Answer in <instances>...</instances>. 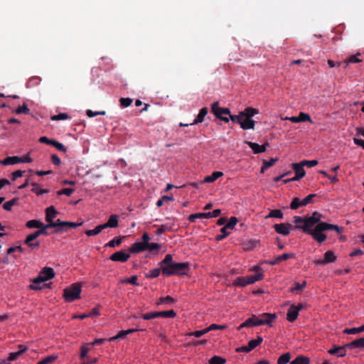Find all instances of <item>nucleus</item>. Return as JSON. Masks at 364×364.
I'll return each instance as SVG.
<instances>
[{
  "label": "nucleus",
  "instance_id": "2f4dec72",
  "mask_svg": "<svg viewBox=\"0 0 364 364\" xmlns=\"http://www.w3.org/2000/svg\"><path fill=\"white\" fill-rule=\"evenodd\" d=\"M258 245H259V241L258 240H249V241H247V242H244L243 248H244L245 250L250 251V250H253L256 247H257Z\"/></svg>",
  "mask_w": 364,
  "mask_h": 364
},
{
  "label": "nucleus",
  "instance_id": "dca6fc26",
  "mask_svg": "<svg viewBox=\"0 0 364 364\" xmlns=\"http://www.w3.org/2000/svg\"><path fill=\"white\" fill-rule=\"evenodd\" d=\"M247 144L253 151L254 154L263 153L266 151L268 144L259 145L257 143L252 141H247Z\"/></svg>",
  "mask_w": 364,
  "mask_h": 364
},
{
  "label": "nucleus",
  "instance_id": "bb28decb",
  "mask_svg": "<svg viewBox=\"0 0 364 364\" xmlns=\"http://www.w3.org/2000/svg\"><path fill=\"white\" fill-rule=\"evenodd\" d=\"M364 346V337L360 338L357 340H355L350 343L346 344V347L348 348H361Z\"/></svg>",
  "mask_w": 364,
  "mask_h": 364
},
{
  "label": "nucleus",
  "instance_id": "052dcab7",
  "mask_svg": "<svg viewBox=\"0 0 364 364\" xmlns=\"http://www.w3.org/2000/svg\"><path fill=\"white\" fill-rule=\"evenodd\" d=\"M171 230V226L168 224L161 225V227L156 230V234L158 235H161L163 234L166 230Z\"/></svg>",
  "mask_w": 364,
  "mask_h": 364
},
{
  "label": "nucleus",
  "instance_id": "f704fd0d",
  "mask_svg": "<svg viewBox=\"0 0 364 364\" xmlns=\"http://www.w3.org/2000/svg\"><path fill=\"white\" fill-rule=\"evenodd\" d=\"M336 260V256L333 251H327L324 254V262L326 264L334 262Z\"/></svg>",
  "mask_w": 364,
  "mask_h": 364
},
{
  "label": "nucleus",
  "instance_id": "603ef678",
  "mask_svg": "<svg viewBox=\"0 0 364 364\" xmlns=\"http://www.w3.org/2000/svg\"><path fill=\"white\" fill-rule=\"evenodd\" d=\"M237 223V219L235 217H231L229 221L225 225L229 230H232L235 228Z\"/></svg>",
  "mask_w": 364,
  "mask_h": 364
},
{
  "label": "nucleus",
  "instance_id": "aec40b11",
  "mask_svg": "<svg viewBox=\"0 0 364 364\" xmlns=\"http://www.w3.org/2000/svg\"><path fill=\"white\" fill-rule=\"evenodd\" d=\"M299 313L296 309V305H291L287 311V319L289 322H294L298 317Z\"/></svg>",
  "mask_w": 364,
  "mask_h": 364
},
{
  "label": "nucleus",
  "instance_id": "6e6552de",
  "mask_svg": "<svg viewBox=\"0 0 364 364\" xmlns=\"http://www.w3.org/2000/svg\"><path fill=\"white\" fill-rule=\"evenodd\" d=\"M55 277V272L53 268L45 267H43L38 276L33 279V282L36 284L42 283L53 279Z\"/></svg>",
  "mask_w": 364,
  "mask_h": 364
},
{
  "label": "nucleus",
  "instance_id": "79ce46f5",
  "mask_svg": "<svg viewBox=\"0 0 364 364\" xmlns=\"http://www.w3.org/2000/svg\"><path fill=\"white\" fill-rule=\"evenodd\" d=\"M262 341L263 338L261 336H257L256 339H252L248 343L250 345V348L253 350L254 348L259 346L262 343Z\"/></svg>",
  "mask_w": 364,
  "mask_h": 364
},
{
  "label": "nucleus",
  "instance_id": "13d9d810",
  "mask_svg": "<svg viewBox=\"0 0 364 364\" xmlns=\"http://www.w3.org/2000/svg\"><path fill=\"white\" fill-rule=\"evenodd\" d=\"M208 333V328H205L203 330H200V331H193V332H191L189 333V336H195L196 338H199L202 336H203L204 334Z\"/></svg>",
  "mask_w": 364,
  "mask_h": 364
},
{
  "label": "nucleus",
  "instance_id": "37998d69",
  "mask_svg": "<svg viewBox=\"0 0 364 364\" xmlns=\"http://www.w3.org/2000/svg\"><path fill=\"white\" fill-rule=\"evenodd\" d=\"M17 203H18V199L14 198L11 200H9V201L4 203L3 205V208L4 210L10 211L11 210L12 207L14 205H15L16 204H17Z\"/></svg>",
  "mask_w": 364,
  "mask_h": 364
},
{
  "label": "nucleus",
  "instance_id": "9b49d317",
  "mask_svg": "<svg viewBox=\"0 0 364 364\" xmlns=\"http://www.w3.org/2000/svg\"><path fill=\"white\" fill-rule=\"evenodd\" d=\"M129 257H130V254H129L123 250H121V251H118V252H116L114 254H112L110 256L109 259H111L112 261H114V262H125L129 259Z\"/></svg>",
  "mask_w": 364,
  "mask_h": 364
},
{
  "label": "nucleus",
  "instance_id": "f03ea898",
  "mask_svg": "<svg viewBox=\"0 0 364 364\" xmlns=\"http://www.w3.org/2000/svg\"><path fill=\"white\" fill-rule=\"evenodd\" d=\"M258 113L259 110L253 107H247L240 112V116H242L240 124V127L244 130L254 129L255 121L252 119V117Z\"/></svg>",
  "mask_w": 364,
  "mask_h": 364
},
{
  "label": "nucleus",
  "instance_id": "412c9836",
  "mask_svg": "<svg viewBox=\"0 0 364 364\" xmlns=\"http://www.w3.org/2000/svg\"><path fill=\"white\" fill-rule=\"evenodd\" d=\"M146 245L141 242H134L129 249L132 253H139L146 250Z\"/></svg>",
  "mask_w": 364,
  "mask_h": 364
},
{
  "label": "nucleus",
  "instance_id": "72a5a7b5",
  "mask_svg": "<svg viewBox=\"0 0 364 364\" xmlns=\"http://www.w3.org/2000/svg\"><path fill=\"white\" fill-rule=\"evenodd\" d=\"M283 216H284V214L281 210L274 209V210H271L269 211V213L265 216V218H276L282 219Z\"/></svg>",
  "mask_w": 364,
  "mask_h": 364
},
{
  "label": "nucleus",
  "instance_id": "39448f33",
  "mask_svg": "<svg viewBox=\"0 0 364 364\" xmlns=\"http://www.w3.org/2000/svg\"><path fill=\"white\" fill-rule=\"evenodd\" d=\"M211 112L215 116V117L220 120L228 123L230 119L223 115H230V110L228 108L220 107L219 106V102H214L211 105Z\"/></svg>",
  "mask_w": 364,
  "mask_h": 364
},
{
  "label": "nucleus",
  "instance_id": "4468645a",
  "mask_svg": "<svg viewBox=\"0 0 364 364\" xmlns=\"http://www.w3.org/2000/svg\"><path fill=\"white\" fill-rule=\"evenodd\" d=\"M291 166H293V169L295 172V176L294 177V180L299 181L305 176L306 172L303 168L304 165L301 162L292 164Z\"/></svg>",
  "mask_w": 364,
  "mask_h": 364
},
{
  "label": "nucleus",
  "instance_id": "4d7b16f0",
  "mask_svg": "<svg viewBox=\"0 0 364 364\" xmlns=\"http://www.w3.org/2000/svg\"><path fill=\"white\" fill-rule=\"evenodd\" d=\"M52 146L55 147L58 150L63 151V153H65L67 151L66 147L58 141L54 140L53 143H52Z\"/></svg>",
  "mask_w": 364,
  "mask_h": 364
},
{
  "label": "nucleus",
  "instance_id": "a211bd4d",
  "mask_svg": "<svg viewBox=\"0 0 364 364\" xmlns=\"http://www.w3.org/2000/svg\"><path fill=\"white\" fill-rule=\"evenodd\" d=\"M208 113V109L207 107H203L200 109L198 114L195 118L194 121L192 123H190V125H195L200 123H202L205 120V117L207 116Z\"/></svg>",
  "mask_w": 364,
  "mask_h": 364
},
{
  "label": "nucleus",
  "instance_id": "cd10ccee",
  "mask_svg": "<svg viewBox=\"0 0 364 364\" xmlns=\"http://www.w3.org/2000/svg\"><path fill=\"white\" fill-rule=\"evenodd\" d=\"M41 82V78L38 76L30 77L26 82V87L31 88L38 85Z\"/></svg>",
  "mask_w": 364,
  "mask_h": 364
},
{
  "label": "nucleus",
  "instance_id": "473e14b6",
  "mask_svg": "<svg viewBox=\"0 0 364 364\" xmlns=\"http://www.w3.org/2000/svg\"><path fill=\"white\" fill-rule=\"evenodd\" d=\"M157 318L158 317H164V318H174L176 316V312L171 309L168 311H156Z\"/></svg>",
  "mask_w": 364,
  "mask_h": 364
},
{
  "label": "nucleus",
  "instance_id": "a18cd8bd",
  "mask_svg": "<svg viewBox=\"0 0 364 364\" xmlns=\"http://www.w3.org/2000/svg\"><path fill=\"white\" fill-rule=\"evenodd\" d=\"M30 109L28 108L26 104H23L22 106L18 107L16 110L15 113L17 114H29Z\"/></svg>",
  "mask_w": 364,
  "mask_h": 364
},
{
  "label": "nucleus",
  "instance_id": "e433bc0d",
  "mask_svg": "<svg viewBox=\"0 0 364 364\" xmlns=\"http://www.w3.org/2000/svg\"><path fill=\"white\" fill-rule=\"evenodd\" d=\"M103 230H105L103 225H100L97 226L93 230H89L85 231V234H86V235H87L89 237L94 236V235H96L99 234L100 232H101Z\"/></svg>",
  "mask_w": 364,
  "mask_h": 364
},
{
  "label": "nucleus",
  "instance_id": "4be33fe9",
  "mask_svg": "<svg viewBox=\"0 0 364 364\" xmlns=\"http://www.w3.org/2000/svg\"><path fill=\"white\" fill-rule=\"evenodd\" d=\"M102 225L105 229L107 228H117L118 226V216L117 215H110L108 221Z\"/></svg>",
  "mask_w": 364,
  "mask_h": 364
},
{
  "label": "nucleus",
  "instance_id": "5701e85b",
  "mask_svg": "<svg viewBox=\"0 0 364 364\" xmlns=\"http://www.w3.org/2000/svg\"><path fill=\"white\" fill-rule=\"evenodd\" d=\"M34 240H36V238L30 234L26 237L24 242L26 245L33 250L35 248H38L40 245V242L38 241L33 242Z\"/></svg>",
  "mask_w": 364,
  "mask_h": 364
},
{
  "label": "nucleus",
  "instance_id": "338daca9",
  "mask_svg": "<svg viewBox=\"0 0 364 364\" xmlns=\"http://www.w3.org/2000/svg\"><path fill=\"white\" fill-rule=\"evenodd\" d=\"M137 279H138L137 277L134 275V276L131 277L130 278L126 279L124 281V282L129 283V284H131L134 286H139V284L137 282Z\"/></svg>",
  "mask_w": 364,
  "mask_h": 364
},
{
  "label": "nucleus",
  "instance_id": "8fccbe9b",
  "mask_svg": "<svg viewBox=\"0 0 364 364\" xmlns=\"http://www.w3.org/2000/svg\"><path fill=\"white\" fill-rule=\"evenodd\" d=\"M146 250H149L150 252L153 251V250H159L160 248H161V245L158 243H154V242H151V243H147L146 245Z\"/></svg>",
  "mask_w": 364,
  "mask_h": 364
},
{
  "label": "nucleus",
  "instance_id": "1a4fd4ad",
  "mask_svg": "<svg viewBox=\"0 0 364 364\" xmlns=\"http://www.w3.org/2000/svg\"><path fill=\"white\" fill-rule=\"evenodd\" d=\"M314 230L322 232L326 230H335L337 233L340 234L343 232V228L336 225L329 224L325 222H318L315 226Z\"/></svg>",
  "mask_w": 364,
  "mask_h": 364
},
{
  "label": "nucleus",
  "instance_id": "393cba45",
  "mask_svg": "<svg viewBox=\"0 0 364 364\" xmlns=\"http://www.w3.org/2000/svg\"><path fill=\"white\" fill-rule=\"evenodd\" d=\"M31 185L32 186L31 191L36 193L37 196L42 195L43 193H48L49 190L41 188L40 185L36 182H31Z\"/></svg>",
  "mask_w": 364,
  "mask_h": 364
},
{
  "label": "nucleus",
  "instance_id": "a19ab883",
  "mask_svg": "<svg viewBox=\"0 0 364 364\" xmlns=\"http://www.w3.org/2000/svg\"><path fill=\"white\" fill-rule=\"evenodd\" d=\"M226 360L220 356L214 355L209 360V364H225Z\"/></svg>",
  "mask_w": 364,
  "mask_h": 364
},
{
  "label": "nucleus",
  "instance_id": "c756f323",
  "mask_svg": "<svg viewBox=\"0 0 364 364\" xmlns=\"http://www.w3.org/2000/svg\"><path fill=\"white\" fill-rule=\"evenodd\" d=\"M197 218H210V213H198L192 214L188 216V219L191 223H193Z\"/></svg>",
  "mask_w": 364,
  "mask_h": 364
},
{
  "label": "nucleus",
  "instance_id": "e2e57ef3",
  "mask_svg": "<svg viewBox=\"0 0 364 364\" xmlns=\"http://www.w3.org/2000/svg\"><path fill=\"white\" fill-rule=\"evenodd\" d=\"M358 55H359V53L357 55H353L350 56L347 60H346V64L348 65L349 63H360L361 61V60L358 58Z\"/></svg>",
  "mask_w": 364,
  "mask_h": 364
},
{
  "label": "nucleus",
  "instance_id": "4c0bfd02",
  "mask_svg": "<svg viewBox=\"0 0 364 364\" xmlns=\"http://www.w3.org/2000/svg\"><path fill=\"white\" fill-rule=\"evenodd\" d=\"M364 331V325L358 328H346L343 330L344 333L347 334H357Z\"/></svg>",
  "mask_w": 364,
  "mask_h": 364
},
{
  "label": "nucleus",
  "instance_id": "bf43d9fd",
  "mask_svg": "<svg viewBox=\"0 0 364 364\" xmlns=\"http://www.w3.org/2000/svg\"><path fill=\"white\" fill-rule=\"evenodd\" d=\"M57 358H58L57 355H49V356L42 359L41 360H42L43 364H50L53 362H54L55 360H56Z\"/></svg>",
  "mask_w": 364,
  "mask_h": 364
},
{
  "label": "nucleus",
  "instance_id": "ea45409f",
  "mask_svg": "<svg viewBox=\"0 0 364 364\" xmlns=\"http://www.w3.org/2000/svg\"><path fill=\"white\" fill-rule=\"evenodd\" d=\"M291 355L289 353L282 354L277 360V364H287L289 362Z\"/></svg>",
  "mask_w": 364,
  "mask_h": 364
},
{
  "label": "nucleus",
  "instance_id": "a878e982",
  "mask_svg": "<svg viewBox=\"0 0 364 364\" xmlns=\"http://www.w3.org/2000/svg\"><path fill=\"white\" fill-rule=\"evenodd\" d=\"M223 176V173L221 171H214L211 175L206 176L203 183H212L217 180L218 178Z\"/></svg>",
  "mask_w": 364,
  "mask_h": 364
},
{
  "label": "nucleus",
  "instance_id": "69168bd1",
  "mask_svg": "<svg viewBox=\"0 0 364 364\" xmlns=\"http://www.w3.org/2000/svg\"><path fill=\"white\" fill-rule=\"evenodd\" d=\"M89 352V348L87 346H81L80 348V357L81 359H84L85 358H88L87 357V353Z\"/></svg>",
  "mask_w": 364,
  "mask_h": 364
},
{
  "label": "nucleus",
  "instance_id": "c85d7f7f",
  "mask_svg": "<svg viewBox=\"0 0 364 364\" xmlns=\"http://www.w3.org/2000/svg\"><path fill=\"white\" fill-rule=\"evenodd\" d=\"M309 235H311L313 238L319 243H321L326 240V235L320 232H317L315 230L311 231Z\"/></svg>",
  "mask_w": 364,
  "mask_h": 364
},
{
  "label": "nucleus",
  "instance_id": "6ab92c4d",
  "mask_svg": "<svg viewBox=\"0 0 364 364\" xmlns=\"http://www.w3.org/2000/svg\"><path fill=\"white\" fill-rule=\"evenodd\" d=\"M259 317V319L260 321L264 322V325H270V323L272 322L273 320H274L277 318L276 314H269V313H264L261 314Z\"/></svg>",
  "mask_w": 364,
  "mask_h": 364
},
{
  "label": "nucleus",
  "instance_id": "ddd939ff",
  "mask_svg": "<svg viewBox=\"0 0 364 364\" xmlns=\"http://www.w3.org/2000/svg\"><path fill=\"white\" fill-rule=\"evenodd\" d=\"M284 119L289 120L293 123H299L301 122H312L310 115L304 112H300L298 117H287Z\"/></svg>",
  "mask_w": 364,
  "mask_h": 364
},
{
  "label": "nucleus",
  "instance_id": "0eeeda50",
  "mask_svg": "<svg viewBox=\"0 0 364 364\" xmlns=\"http://www.w3.org/2000/svg\"><path fill=\"white\" fill-rule=\"evenodd\" d=\"M82 222L81 223H74V222H68V221H61L60 219H58L55 223H49L48 226H57V229L55 230V232H58L60 231H66L68 228H76L82 225Z\"/></svg>",
  "mask_w": 364,
  "mask_h": 364
},
{
  "label": "nucleus",
  "instance_id": "b1692460",
  "mask_svg": "<svg viewBox=\"0 0 364 364\" xmlns=\"http://www.w3.org/2000/svg\"><path fill=\"white\" fill-rule=\"evenodd\" d=\"M20 163L19 156H7L4 160L0 161V164L4 166L13 165Z\"/></svg>",
  "mask_w": 364,
  "mask_h": 364
},
{
  "label": "nucleus",
  "instance_id": "7c9ffc66",
  "mask_svg": "<svg viewBox=\"0 0 364 364\" xmlns=\"http://www.w3.org/2000/svg\"><path fill=\"white\" fill-rule=\"evenodd\" d=\"M309 358L304 355L297 356L295 359L291 361L290 364H309Z\"/></svg>",
  "mask_w": 364,
  "mask_h": 364
},
{
  "label": "nucleus",
  "instance_id": "680f3d73",
  "mask_svg": "<svg viewBox=\"0 0 364 364\" xmlns=\"http://www.w3.org/2000/svg\"><path fill=\"white\" fill-rule=\"evenodd\" d=\"M316 196V194H309L306 198H304L303 200H301V205L304 206L308 205L309 203H312V200Z\"/></svg>",
  "mask_w": 364,
  "mask_h": 364
},
{
  "label": "nucleus",
  "instance_id": "58836bf2",
  "mask_svg": "<svg viewBox=\"0 0 364 364\" xmlns=\"http://www.w3.org/2000/svg\"><path fill=\"white\" fill-rule=\"evenodd\" d=\"M42 225L43 223L37 220H28L26 224V226L28 228H41Z\"/></svg>",
  "mask_w": 364,
  "mask_h": 364
},
{
  "label": "nucleus",
  "instance_id": "f8f14e48",
  "mask_svg": "<svg viewBox=\"0 0 364 364\" xmlns=\"http://www.w3.org/2000/svg\"><path fill=\"white\" fill-rule=\"evenodd\" d=\"M264 325L263 321H260L259 317L253 315L252 317L248 318L245 322H243L239 327V329L244 327H251L255 326H261Z\"/></svg>",
  "mask_w": 364,
  "mask_h": 364
},
{
  "label": "nucleus",
  "instance_id": "c03bdc74",
  "mask_svg": "<svg viewBox=\"0 0 364 364\" xmlns=\"http://www.w3.org/2000/svg\"><path fill=\"white\" fill-rule=\"evenodd\" d=\"M120 106L123 108L127 107L132 103V99L129 97H121L119 99Z\"/></svg>",
  "mask_w": 364,
  "mask_h": 364
},
{
  "label": "nucleus",
  "instance_id": "f3484780",
  "mask_svg": "<svg viewBox=\"0 0 364 364\" xmlns=\"http://www.w3.org/2000/svg\"><path fill=\"white\" fill-rule=\"evenodd\" d=\"M346 345L341 346H334L333 348L328 350V353L331 355H337L338 357H344L346 355Z\"/></svg>",
  "mask_w": 364,
  "mask_h": 364
},
{
  "label": "nucleus",
  "instance_id": "2eb2a0df",
  "mask_svg": "<svg viewBox=\"0 0 364 364\" xmlns=\"http://www.w3.org/2000/svg\"><path fill=\"white\" fill-rule=\"evenodd\" d=\"M58 211L55 208L54 206H50L46 209V220L48 223H55L53 220L56 218L58 215Z\"/></svg>",
  "mask_w": 364,
  "mask_h": 364
},
{
  "label": "nucleus",
  "instance_id": "6e6d98bb",
  "mask_svg": "<svg viewBox=\"0 0 364 364\" xmlns=\"http://www.w3.org/2000/svg\"><path fill=\"white\" fill-rule=\"evenodd\" d=\"M173 302H174V299L170 296H166L165 297H161L157 304H171Z\"/></svg>",
  "mask_w": 364,
  "mask_h": 364
},
{
  "label": "nucleus",
  "instance_id": "f257e3e1",
  "mask_svg": "<svg viewBox=\"0 0 364 364\" xmlns=\"http://www.w3.org/2000/svg\"><path fill=\"white\" fill-rule=\"evenodd\" d=\"M161 272L164 276L169 277L174 274L183 275L188 272L190 264L188 262H176L173 261L172 255L168 254L160 262Z\"/></svg>",
  "mask_w": 364,
  "mask_h": 364
},
{
  "label": "nucleus",
  "instance_id": "864d4df0",
  "mask_svg": "<svg viewBox=\"0 0 364 364\" xmlns=\"http://www.w3.org/2000/svg\"><path fill=\"white\" fill-rule=\"evenodd\" d=\"M22 355V350H18L17 352L11 353L7 359L8 361H14L17 360Z\"/></svg>",
  "mask_w": 364,
  "mask_h": 364
},
{
  "label": "nucleus",
  "instance_id": "de8ad7c7",
  "mask_svg": "<svg viewBox=\"0 0 364 364\" xmlns=\"http://www.w3.org/2000/svg\"><path fill=\"white\" fill-rule=\"evenodd\" d=\"M173 196H164L157 201L156 205L158 207H161L166 201H173Z\"/></svg>",
  "mask_w": 364,
  "mask_h": 364
},
{
  "label": "nucleus",
  "instance_id": "9d476101",
  "mask_svg": "<svg viewBox=\"0 0 364 364\" xmlns=\"http://www.w3.org/2000/svg\"><path fill=\"white\" fill-rule=\"evenodd\" d=\"M275 232L282 235H288L291 229H295L294 227L290 223H280L275 224L273 226Z\"/></svg>",
  "mask_w": 364,
  "mask_h": 364
},
{
  "label": "nucleus",
  "instance_id": "774afa93",
  "mask_svg": "<svg viewBox=\"0 0 364 364\" xmlns=\"http://www.w3.org/2000/svg\"><path fill=\"white\" fill-rule=\"evenodd\" d=\"M74 189L73 188H63L58 191V195H65L70 196L73 192Z\"/></svg>",
  "mask_w": 364,
  "mask_h": 364
},
{
  "label": "nucleus",
  "instance_id": "20e7f679",
  "mask_svg": "<svg viewBox=\"0 0 364 364\" xmlns=\"http://www.w3.org/2000/svg\"><path fill=\"white\" fill-rule=\"evenodd\" d=\"M81 285L79 283H74L64 289L63 296L68 302H72L80 297Z\"/></svg>",
  "mask_w": 364,
  "mask_h": 364
},
{
  "label": "nucleus",
  "instance_id": "0e129e2a",
  "mask_svg": "<svg viewBox=\"0 0 364 364\" xmlns=\"http://www.w3.org/2000/svg\"><path fill=\"white\" fill-rule=\"evenodd\" d=\"M278 161L277 158H272L269 161L263 160V164L264 165V168H269L272 166L275 162Z\"/></svg>",
  "mask_w": 364,
  "mask_h": 364
},
{
  "label": "nucleus",
  "instance_id": "5fc2aeb1",
  "mask_svg": "<svg viewBox=\"0 0 364 364\" xmlns=\"http://www.w3.org/2000/svg\"><path fill=\"white\" fill-rule=\"evenodd\" d=\"M126 336H127V334H126L125 331H121L116 336L111 337L109 338V341H115L119 339H123L126 337Z\"/></svg>",
  "mask_w": 364,
  "mask_h": 364
},
{
  "label": "nucleus",
  "instance_id": "49530a36",
  "mask_svg": "<svg viewBox=\"0 0 364 364\" xmlns=\"http://www.w3.org/2000/svg\"><path fill=\"white\" fill-rule=\"evenodd\" d=\"M301 206H304L303 205H301V200L299 198H293V200L290 204L291 209L296 210Z\"/></svg>",
  "mask_w": 364,
  "mask_h": 364
},
{
  "label": "nucleus",
  "instance_id": "423d86ee",
  "mask_svg": "<svg viewBox=\"0 0 364 364\" xmlns=\"http://www.w3.org/2000/svg\"><path fill=\"white\" fill-rule=\"evenodd\" d=\"M263 279V274L261 272H257L256 274L250 275L247 277H237L234 284L240 287H245L248 284H254L257 281L262 280Z\"/></svg>",
  "mask_w": 364,
  "mask_h": 364
},
{
  "label": "nucleus",
  "instance_id": "7ed1b4c3",
  "mask_svg": "<svg viewBox=\"0 0 364 364\" xmlns=\"http://www.w3.org/2000/svg\"><path fill=\"white\" fill-rule=\"evenodd\" d=\"M322 215L321 213L315 211L313 214L305 218L304 225H295V229H301L302 231L308 235L310 234L311 231H314L311 229L316 224L321 221Z\"/></svg>",
  "mask_w": 364,
  "mask_h": 364
},
{
  "label": "nucleus",
  "instance_id": "3c124183",
  "mask_svg": "<svg viewBox=\"0 0 364 364\" xmlns=\"http://www.w3.org/2000/svg\"><path fill=\"white\" fill-rule=\"evenodd\" d=\"M294 256L295 255L293 253H284V254L279 255L277 257V261H279V262L280 263L282 261L289 259L290 258H294Z\"/></svg>",
  "mask_w": 364,
  "mask_h": 364
},
{
  "label": "nucleus",
  "instance_id": "c9c22d12",
  "mask_svg": "<svg viewBox=\"0 0 364 364\" xmlns=\"http://www.w3.org/2000/svg\"><path fill=\"white\" fill-rule=\"evenodd\" d=\"M124 237H116L112 240H110L108 243H107L105 247H114L117 246H119L122 244V240Z\"/></svg>",
  "mask_w": 364,
  "mask_h": 364
},
{
  "label": "nucleus",
  "instance_id": "09e8293b",
  "mask_svg": "<svg viewBox=\"0 0 364 364\" xmlns=\"http://www.w3.org/2000/svg\"><path fill=\"white\" fill-rule=\"evenodd\" d=\"M69 118L70 117L66 113H60L50 117L53 121L65 120Z\"/></svg>",
  "mask_w": 364,
  "mask_h": 364
}]
</instances>
